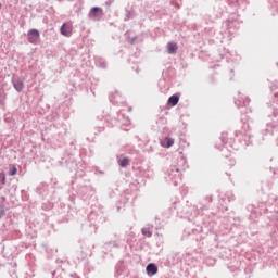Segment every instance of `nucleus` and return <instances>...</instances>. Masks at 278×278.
<instances>
[{
    "label": "nucleus",
    "mask_w": 278,
    "mask_h": 278,
    "mask_svg": "<svg viewBox=\"0 0 278 278\" xmlns=\"http://www.w3.org/2000/svg\"><path fill=\"white\" fill-rule=\"evenodd\" d=\"M38 40H40V31L38 29H30L28 33V42L36 45Z\"/></svg>",
    "instance_id": "1"
},
{
    "label": "nucleus",
    "mask_w": 278,
    "mask_h": 278,
    "mask_svg": "<svg viewBox=\"0 0 278 278\" xmlns=\"http://www.w3.org/2000/svg\"><path fill=\"white\" fill-rule=\"evenodd\" d=\"M90 18H99L103 16V10L99 7H93L89 12Z\"/></svg>",
    "instance_id": "2"
},
{
    "label": "nucleus",
    "mask_w": 278,
    "mask_h": 278,
    "mask_svg": "<svg viewBox=\"0 0 278 278\" xmlns=\"http://www.w3.org/2000/svg\"><path fill=\"white\" fill-rule=\"evenodd\" d=\"M61 34H62V36H66V37L72 36L73 35V26L68 25V24H63L61 26Z\"/></svg>",
    "instance_id": "3"
},
{
    "label": "nucleus",
    "mask_w": 278,
    "mask_h": 278,
    "mask_svg": "<svg viewBox=\"0 0 278 278\" xmlns=\"http://www.w3.org/2000/svg\"><path fill=\"white\" fill-rule=\"evenodd\" d=\"M146 270L150 277H153V275H157V266H155V264L153 263L148 264Z\"/></svg>",
    "instance_id": "4"
},
{
    "label": "nucleus",
    "mask_w": 278,
    "mask_h": 278,
    "mask_svg": "<svg viewBox=\"0 0 278 278\" xmlns=\"http://www.w3.org/2000/svg\"><path fill=\"white\" fill-rule=\"evenodd\" d=\"M165 142H166V143H164V141H162L161 144H162L163 147H165V149H170V147H173V144H175V139L167 137V138L165 139Z\"/></svg>",
    "instance_id": "5"
},
{
    "label": "nucleus",
    "mask_w": 278,
    "mask_h": 278,
    "mask_svg": "<svg viewBox=\"0 0 278 278\" xmlns=\"http://www.w3.org/2000/svg\"><path fill=\"white\" fill-rule=\"evenodd\" d=\"M177 49H178L177 43L175 42L167 43V51L169 54L177 53Z\"/></svg>",
    "instance_id": "6"
},
{
    "label": "nucleus",
    "mask_w": 278,
    "mask_h": 278,
    "mask_svg": "<svg viewBox=\"0 0 278 278\" xmlns=\"http://www.w3.org/2000/svg\"><path fill=\"white\" fill-rule=\"evenodd\" d=\"M177 103H179V96L174 94V96L169 97L168 104L172 105V108H175V105H177Z\"/></svg>",
    "instance_id": "7"
},
{
    "label": "nucleus",
    "mask_w": 278,
    "mask_h": 278,
    "mask_svg": "<svg viewBox=\"0 0 278 278\" xmlns=\"http://www.w3.org/2000/svg\"><path fill=\"white\" fill-rule=\"evenodd\" d=\"M14 88L17 92H21V90H23V83L21 80L14 81Z\"/></svg>",
    "instance_id": "8"
},
{
    "label": "nucleus",
    "mask_w": 278,
    "mask_h": 278,
    "mask_svg": "<svg viewBox=\"0 0 278 278\" xmlns=\"http://www.w3.org/2000/svg\"><path fill=\"white\" fill-rule=\"evenodd\" d=\"M119 166H122V168H125V166H129V159L125 157L123 160H119Z\"/></svg>",
    "instance_id": "9"
},
{
    "label": "nucleus",
    "mask_w": 278,
    "mask_h": 278,
    "mask_svg": "<svg viewBox=\"0 0 278 278\" xmlns=\"http://www.w3.org/2000/svg\"><path fill=\"white\" fill-rule=\"evenodd\" d=\"M17 170H18V169L16 168V166L12 165V166H11V169H10V175H11V177H14V175H16Z\"/></svg>",
    "instance_id": "10"
},
{
    "label": "nucleus",
    "mask_w": 278,
    "mask_h": 278,
    "mask_svg": "<svg viewBox=\"0 0 278 278\" xmlns=\"http://www.w3.org/2000/svg\"><path fill=\"white\" fill-rule=\"evenodd\" d=\"M0 177H2V184H5V174H0Z\"/></svg>",
    "instance_id": "11"
},
{
    "label": "nucleus",
    "mask_w": 278,
    "mask_h": 278,
    "mask_svg": "<svg viewBox=\"0 0 278 278\" xmlns=\"http://www.w3.org/2000/svg\"><path fill=\"white\" fill-rule=\"evenodd\" d=\"M142 233H143L144 236H147V233H148V236H151V232L147 231V229H143V230H142Z\"/></svg>",
    "instance_id": "12"
},
{
    "label": "nucleus",
    "mask_w": 278,
    "mask_h": 278,
    "mask_svg": "<svg viewBox=\"0 0 278 278\" xmlns=\"http://www.w3.org/2000/svg\"><path fill=\"white\" fill-rule=\"evenodd\" d=\"M0 8H1V4H0Z\"/></svg>",
    "instance_id": "13"
}]
</instances>
